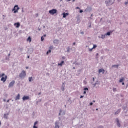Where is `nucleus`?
<instances>
[{
  "instance_id": "e2e57ef3",
  "label": "nucleus",
  "mask_w": 128,
  "mask_h": 128,
  "mask_svg": "<svg viewBox=\"0 0 128 128\" xmlns=\"http://www.w3.org/2000/svg\"><path fill=\"white\" fill-rule=\"evenodd\" d=\"M26 70H28V66H26Z\"/></svg>"
},
{
  "instance_id": "774afa93",
  "label": "nucleus",
  "mask_w": 128,
  "mask_h": 128,
  "mask_svg": "<svg viewBox=\"0 0 128 128\" xmlns=\"http://www.w3.org/2000/svg\"><path fill=\"white\" fill-rule=\"evenodd\" d=\"M96 56H98V53H97V54H96Z\"/></svg>"
},
{
  "instance_id": "1a4fd4ad",
  "label": "nucleus",
  "mask_w": 128,
  "mask_h": 128,
  "mask_svg": "<svg viewBox=\"0 0 128 128\" xmlns=\"http://www.w3.org/2000/svg\"><path fill=\"white\" fill-rule=\"evenodd\" d=\"M116 122L118 126V128H120V120H118V118H116Z\"/></svg>"
},
{
  "instance_id": "aec40b11",
  "label": "nucleus",
  "mask_w": 128,
  "mask_h": 128,
  "mask_svg": "<svg viewBox=\"0 0 128 128\" xmlns=\"http://www.w3.org/2000/svg\"><path fill=\"white\" fill-rule=\"evenodd\" d=\"M112 31H110V32H106V34H105V36H110V34H112Z\"/></svg>"
},
{
  "instance_id": "4468645a",
  "label": "nucleus",
  "mask_w": 128,
  "mask_h": 128,
  "mask_svg": "<svg viewBox=\"0 0 128 128\" xmlns=\"http://www.w3.org/2000/svg\"><path fill=\"white\" fill-rule=\"evenodd\" d=\"M62 16H63V18H66V16H68L69 14L68 12H64L62 14Z\"/></svg>"
},
{
  "instance_id": "423d86ee",
  "label": "nucleus",
  "mask_w": 128,
  "mask_h": 128,
  "mask_svg": "<svg viewBox=\"0 0 128 128\" xmlns=\"http://www.w3.org/2000/svg\"><path fill=\"white\" fill-rule=\"evenodd\" d=\"M8 79V76H6L4 77H2L1 78V82H6V80Z\"/></svg>"
},
{
  "instance_id": "f3484780",
  "label": "nucleus",
  "mask_w": 128,
  "mask_h": 128,
  "mask_svg": "<svg viewBox=\"0 0 128 128\" xmlns=\"http://www.w3.org/2000/svg\"><path fill=\"white\" fill-rule=\"evenodd\" d=\"M38 121L35 122L33 126V128H38V126H36V124H38Z\"/></svg>"
},
{
  "instance_id": "bf43d9fd",
  "label": "nucleus",
  "mask_w": 128,
  "mask_h": 128,
  "mask_svg": "<svg viewBox=\"0 0 128 128\" xmlns=\"http://www.w3.org/2000/svg\"><path fill=\"white\" fill-rule=\"evenodd\" d=\"M82 34H84V32H81Z\"/></svg>"
},
{
  "instance_id": "5701e85b",
  "label": "nucleus",
  "mask_w": 128,
  "mask_h": 128,
  "mask_svg": "<svg viewBox=\"0 0 128 128\" xmlns=\"http://www.w3.org/2000/svg\"><path fill=\"white\" fill-rule=\"evenodd\" d=\"M27 40L28 42H32V38H30V36H28L27 38Z\"/></svg>"
},
{
  "instance_id": "c9c22d12",
  "label": "nucleus",
  "mask_w": 128,
  "mask_h": 128,
  "mask_svg": "<svg viewBox=\"0 0 128 128\" xmlns=\"http://www.w3.org/2000/svg\"><path fill=\"white\" fill-rule=\"evenodd\" d=\"M116 88H113V92H116Z\"/></svg>"
},
{
  "instance_id": "393cba45",
  "label": "nucleus",
  "mask_w": 128,
  "mask_h": 128,
  "mask_svg": "<svg viewBox=\"0 0 128 128\" xmlns=\"http://www.w3.org/2000/svg\"><path fill=\"white\" fill-rule=\"evenodd\" d=\"M106 34H102V36H101V38H102V39H104V38H106Z\"/></svg>"
},
{
  "instance_id": "4be33fe9",
  "label": "nucleus",
  "mask_w": 128,
  "mask_h": 128,
  "mask_svg": "<svg viewBox=\"0 0 128 128\" xmlns=\"http://www.w3.org/2000/svg\"><path fill=\"white\" fill-rule=\"evenodd\" d=\"M118 64H114L112 66V68H118Z\"/></svg>"
},
{
  "instance_id": "f03ea898",
  "label": "nucleus",
  "mask_w": 128,
  "mask_h": 128,
  "mask_svg": "<svg viewBox=\"0 0 128 128\" xmlns=\"http://www.w3.org/2000/svg\"><path fill=\"white\" fill-rule=\"evenodd\" d=\"M18 10H20V7H18V5H15L13 9L12 10V12H14V14H16L18 12Z\"/></svg>"
},
{
  "instance_id": "338daca9",
  "label": "nucleus",
  "mask_w": 128,
  "mask_h": 128,
  "mask_svg": "<svg viewBox=\"0 0 128 128\" xmlns=\"http://www.w3.org/2000/svg\"><path fill=\"white\" fill-rule=\"evenodd\" d=\"M27 58H30V56H28Z\"/></svg>"
},
{
  "instance_id": "0eeeda50",
  "label": "nucleus",
  "mask_w": 128,
  "mask_h": 128,
  "mask_svg": "<svg viewBox=\"0 0 128 128\" xmlns=\"http://www.w3.org/2000/svg\"><path fill=\"white\" fill-rule=\"evenodd\" d=\"M60 124V121L56 120L55 122V127L54 128H60V126L58 125Z\"/></svg>"
},
{
  "instance_id": "2f4dec72",
  "label": "nucleus",
  "mask_w": 128,
  "mask_h": 128,
  "mask_svg": "<svg viewBox=\"0 0 128 128\" xmlns=\"http://www.w3.org/2000/svg\"><path fill=\"white\" fill-rule=\"evenodd\" d=\"M84 90H88V88L86 87L84 88Z\"/></svg>"
},
{
  "instance_id": "412c9836",
  "label": "nucleus",
  "mask_w": 128,
  "mask_h": 128,
  "mask_svg": "<svg viewBox=\"0 0 128 128\" xmlns=\"http://www.w3.org/2000/svg\"><path fill=\"white\" fill-rule=\"evenodd\" d=\"M120 109H118V110L115 112L114 114H118L120 112Z\"/></svg>"
},
{
  "instance_id": "c85d7f7f",
  "label": "nucleus",
  "mask_w": 128,
  "mask_h": 128,
  "mask_svg": "<svg viewBox=\"0 0 128 128\" xmlns=\"http://www.w3.org/2000/svg\"><path fill=\"white\" fill-rule=\"evenodd\" d=\"M52 52V50H49L48 51L46 52V54H48Z\"/></svg>"
},
{
  "instance_id": "a18cd8bd",
  "label": "nucleus",
  "mask_w": 128,
  "mask_h": 128,
  "mask_svg": "<svg viewBox=\"0 0 128 128\" xmlns=\"http://www.w3.org/2000/svg\"><path fill=\"white\" fill-rule=\"evenodd\" d=\"M90 106H92V104H94V103H92V102H90Z\"/></svg>"
},
{
  "instance_id": "79ce46f5",
  "label": "nucleus",
  "mask_w": 128,
  "mask_h": 128,
  "mask_svg": "<svg viewBox=\"0 0 128 128\" xmlns=\"http://www.w3.org/2000/svg\"><path fill=\"white\" fill-rule=\"evenodd\" d=\"M4 76H5V74H4V73H3L2 74L1 76H2V78Z\"/></svg>"
},
{
  "instance_id": "72a5a7b5",
  "label": "nucleus",
  "mask_w": 128,
  "mask_h": 128,
  "mask_svg": "<svg viewBox=\"0 0 128 128\" xmlns=\"http://www.w3.org/2000/svg\"><path fill=\"white\" fill-rule=\"evenodd\" d=\"M97 46H96V44H94V45H93L92 48H96Z\"/></svg>"
},
{
  "instance_id": "20e7f679",
  "label": "nucleus",
  "mask_w": 128,
  "mask_h": 128,
  "mask_svg": "<svg viewBox=\"0 0 128 128\" xmlns=\"http://www.w3.org/2000/svg\"><path fill=\"white\" fill-rule=\"evenodd\" d=\"M58 10H56V9H52L51 10H50L48 12L50 14H56Z\"/></svg>"
},
{
  "instance_id": "6e6d98bb",
  "label": "nucleus",
  "mask_w": 128,
  "mask_h": 128,
  "mask_svg": "<svg viewBox=\"0 0 128 128\" xmlns=\"http://www.w3.org/2000/svg\"><path fill=\"white\" fill-rule=\"evenodd\" d=\"M73 46H76V42H74L73 43Z\"/></svg>"
},
{
  "instance_id": "7c9ffc66",
  "label": "nucleus",
  "mask_w": 128,
  "mask_h": 128,
  "mask_svg": "<svg viewBox=\"0 0 128 128\" xmlns=\"http://www.w3.org/2000/svg\"><path fill=\"white\" fill-rule=\"evenodd\" d=\"M44 36H41V41L44 42Z\"/></svg>"
},
{
  "instance_id": "0e129e2a",
  "label": "nucleus",
  "mask_w": 128,
  "mask_h": 128,
  "mask_svg": "<svg viewBox=\"0 0 128 128\" xmlns=\"http://www.w3.org/2000/svg\"><path fill=\"white\" fill-rule=\"evenodd\" d=\"M92 80H93V82H94V78H92Z\"/></svg>"
},
{
  "instance_id": "4c0bfd02",
  "label": "nucleus",
  "mask_w": 128,
  "mask_h": 128,
  "mask_svg": "<svg viewBox=\"0 0 128 128\" xmlns=\"http://www.w3.org/2000/svg\"><path fill=\"white\" fill-rule=\"evenodd\" d=\"M97 128H104V126H98Z\"/></svg>"
},
{
  "instance_id": "f257e3e1",
  "label": "nucleus",
  "mask_w": 128,
  "mask_h": 128,
  "mask_svg": "<svg viewBox=\"0 0 128 128\" xmlns=\"http://www.w3.org/2000/svg\"><path fill=\"white\" fill-rule=\"evenodd\" d=\"M105 4L106 6H112V4H114V0H106L105 1Z\"/></svg>"
},
{
  "instance_id": "3c124183",
  "label": "nucleus",
  "mask_w": 128,
  "mask_h": 128,
  "mask_svg": "<svg viewBox=\"0 0 128 128\" xmlns=\"http://www.w3.org/2000/svg\"><path fill=\"white\" fill-rule=\"evenodd\" d=\"M43 36L44 37V38H46V34H44V35H43Z\"/></svg>"
},
{
  "instance_id": "052dcab7",
  "label": "nucleus",
  "mask_w": 128,
  "mask_h": 128,
  "mask_svg": "<svg viewBox=\"0 0 128 128\" xmlns=\"http://www.w3.org/2000/svg\"><path fill=\"white\" fill-rule=\"evenodd\" d=\"M122 86H124V82H122Z\"/></svg>"
},
{
  "instance_id": "39448f33",
  "label": "nucleus",
  "mask_w": 128,
  "mask_h": 128,
  "mask_svg": "<svg viewBox=\"0 0 128 128\" xmlns=\"http://www.w3.org/2000/svg\"><path fill=\"white\" fill-rule=\"evenodd\" d=\"M16 82L14 80H12V82H11L8 86V88H12V86H14V83Z\"/></svg>"
},
{
  "instance_id": "5fc2aeb1",
  "label": "nucleus",
  "mask_w": 128,
  "mask_h": 128,
  "mask_svg": "<svg viewBox=\"0 0 128 128\" xmlns=\"http://www.w3.org/2000/svg\"><path fill=\"white\" fill-rule=\"evenodd\" d=\"M128 4V2H125L126 6V5Z\"/></svg>"
},
{
  "instance_id": "dca6fc26",
  "label": "nucleus",
  "mask_w": 128,
  "mask_h": 128,
  "mask_svg": "<svg viewBox=\"0 0 128 128\" xmlns=\"http://www.w3.org/2000/svg\"><path fill=\"white\" fill-rule=\"evenodd\" d=\"M100 72H102V74H104V68H100L98 70V73L100 74Z\"/></svg>"
},
{
  "instance_id": "a878e982",
  "label": "nucleus",
  "mask_w": 128,
  "mask_h": 128,
  "mask_svg": "<svg viewBox=\"0 0 128 128\" xmlns=\"http://www.w3.org/2000/svg\"><path fill=\"white\" fill-rule=\"evenodd\" d=\"M124 78H122L120 79V80H119V82H124Z\"/></svg>"
},
{
  "instance_id": "13d9d810",
  "label": "nucleus",
  "mask_w": 128,
  "mask_h": 128,
  "mask_svg": "<svg viewBox=\"0 0 128 128\" xmlns=\"http://www.w3.org/2000/svg\"><path fill=\"white\" fill-rule=\"evenodd\" d=\"M38 94L40 96V94H42V92H39Z\"/></svg>"
},
{
  "instance_id": "a19ab883",
  "label": "nucleus",
  "mask_w": 128,
  "mask_h": 128,
  "mask_svg": "<svg viewBox=\"0 0 128 128\" xmlns=\"http://www.w3.org/2000/svg\"><path fill=\"white\" fill-rule=\"evenodd\" d=\"M92 50H94V48H90L89 49V52H92Z\"/></svg>"
},
{
  "instance_id": "4d7b16f0",
  "label": "nucleus",
  "mask_w": 128,
  "mask_h": 128,
  "mask_svg": "<svg viewBox=\"0 0 128 128\" xmlns=\"http://www.w3.org/2000/svg\"><path fill=\"white\" fill-rule=\"evenodd\" d=\"M76 62H73L72 64H76Z\"/></svg>"
},
{
  "instance_id": "473e14b6",
  "label": "nucleus",
  "mask_w": 128,
  "mask_h": 128,
  "mask_svg": "<svg viewBox=\"0 0 128 128\" xmlns=\"http://www.w3.org/2000/svg\"><path fill=\"white\" fill-rule=\"evenodd\" d=\"M92 28V24L90 23V25L88 26V28Z\"/></svg>"
},
{
  "instance_id": "8fccbe9b",
  "label": "nucleus",
  "mask_w": 128,
  "mask_h": 128,
  "mask_svg": "<svg viewBox=\"0 0 128 128\" xmlns=\"http://www.w3.org/2000/svg\"><path fill=\"white\" fill-rule=\"evenodd\" d=\"M64 58H66V57H65V56H62V60H64Z\"/></svg>"
},
{
  "instance_id": "f704fd0d",
  "label": "nucleus",
  "mask_w": 128,
  "mask_h": 128,
  "mask_svg": "<svg viewBox=\"0 0 128 128\" xmlns=\"http://www.w3.org/2000/svg\"><path fill=\"white\" fill-rule=\"evenodd\" d=\"M49 48H50V50H52V48H54V46H50Z\"/></svg>"
},
{
  "instance_id": "6e6552de",
  "label": "nucleus",
  "mask_w": 128,
  "mask_h": 128,
  "mask_svg": "<svg viewBox=\"0 0 128 128\" xmlns=\"http://www.w3.org/2000/svg\"><path fill=\"white\" fill-rule=\"evenodd\" d=\"M30 99V96H24L22 98V100H23V102H24L26 100H29Z\"/></svg>"
},
{
  "instance_id": "de8ad7c7",
  "label": "nucleus",
  "mask_w": 128,
  "mask_h": 128,
  "mask_svg": "<svg viewBox=\"0 0 128 128\" xmlns=\"http://www.w3.org/2000/svg\"><path fill=\"white\" fill-rule=\"evenodd\" d=\"M22 12H24V8H22Z\"/></svg>"
},
{
  "instance_id": "864d4df0",
  "label": "nucleus",
  "mask_w": 128,
  "mask_h": 128,
  "mask_svg": "<svg viewBox=\"0 0 128 128\" xmlns=\"http://www.w3.org/2000/svg\"><path fill=\"white\" fill-rule=\"evenodd\" d=\"M76 10H80V7H76Z\"/></svg>"
},
{
  "instance_id": "37998d69",
  "label": "nucleus",
  "mask_w": 128,
  "mask_h": 128,
  "mask_svg": "<svg viewBox=\"0 0 128 128\" xmlns=\"http://www.w3.org/2000/svg\"><path fill=\"white\" fill-rule=\"evenodd\" d=\"M80 14H82V12H84V10H80Z\"/></svg>"
},
{
  "instance_id": "9d476101",
  "label": "nucleus",
  "mask_w": 128,
  "mask_h": 128,
  "mask_svg": "<svg viewBox=\"0 0 128 128\" xmlns=\"http://www.w3.org/2000/svg\"><path fill=\"white\" fill-rule=\"evenodd\" d=\"M14 26L16 28H18L20 26V24L19 22H16L14 24Z\"/></svg>"
},
{
  "instance_id": "ddd939ff",
  "label": "nucleus",
  "mask_w": 128,
  "mask_h": 128,
  "mask_svg": "<svg viewBox=\"0 0 128 128\" xmlns=\"http://www.w3.org/2000/svg\"><path fill=\"white\" fill-rule=\"evenodd\" d=\"M8 113L7 114H4V118H5L6 120H8Z\"/></svg>"
},
{
  "instance_id": "58836bf2",
  "label": "nucleus",
  "mask_w": 128,
  "mask_h": 128,
  "mask_svg": "<svg viewBox=\"0 0 128 128\" xmlns=\"http://www.w3.org/2000/svg\"><path fill=\"white\" fill-rule=\"evenodd\" d=\"M124 110H126V106H124L123 108H122Z\"/></svg>"
},
{
  "instance_id": "9b49d317",
  "label": "nucleus",
  "mask_w": 128,
  "mask_h": 128,
  "mask_svg": "<svg viewBox=\"0 0 128 128\" xmlns=\"http://www.w3.org/2000/svg\"><path fill=\"white\" fill-rule=\"evenodd\" d=\"M60 114H62V116H64V114H66V112H64V110H60L59 116H60Z\"/></svg>"
},
{
  "instance_id": "c756f323",
  "label": "nucleus",
  "mask_w": 128,
  "mask_h": 128,
  "mask_svg": "<svg viewBox=\"0 0 128 128\" xmlns=\"http://www.w3.org/2000/svg\"><path fill=\"white\" fill-rule=\"evenodd\" d=\"M28 80L30 82H32V77H30L28 78Z\"/></svg>"
},
{
  "instance_id": "6ab92c4d",
  "label": "nucleus",
  "mask_w": 128,
  "mask_h": 128,
  "mask_svg": "<svg viewBox=\"0 0 128 128\" xmlns=\"http://www.w3.org/2000/svg\"><path fill=\"white\" fill-rule=\"evenodd\" d=\"M64 64V61L62 60L60 63L58 64V66H62Z\"/></svg>"
},
{
  "instance_id": "cd10ccee",
  "label": "nucleus",
  "mask_w": 128,
  "mask_h": 128,
  "mask_svg": "<svg viewBox=\"0 0 128 128\" xmlns=\"http://www.w3.org/2000/svg\"><path fill=\"white\" fill-rule=\"evenodd\" d=\"M100 84V82H98V81H97L96 82L95 84H93L94 86H96V84Z\"/></svg>"
},
{
  "instance_id": "a211bd4d",
  "label": "nucleus",
  "mask_w": 128,
  "mask_h": 128,
  "mask_svg": "<svg viewBox=\"0 0 128 128\" xmlns=\"http://www.w3.org/2000/svg\"><path fill=\"white\" fill-rule=\"evenodd\" d=\"M66 103H67L68 104H72V100H70V99L69 98V99L67 100Z\"/></svg>"
},
{
  "instance_id": "b1692460",
  "label": "nucleus",
  "mask_w": 128,
  "mask_h": 128,
  "mask_svg": "<svg viewBox=\"0 0 128 128\" xmlns=\"http://www.w3.org/2000/svg\"><path fill=\"white\" fill-rule=\"evenodd\" d=\"M70 50H72V48H70V46L67 48V52H70Z\"/></svg>"
},
{
  "instance_id": "680f3d73",
  "label": "nucleus",
  "mask_w": 128,
  "mask_h": 128,
  "mask_svg": "<svg viewBox=\"0 0 128 128\" xmlns=\"http://www.w3.org/2000/svg\"><path fill=\"white\" fill-rule=\"evenodd\" d=\"M3 101H4V102H6V99H4V100H3Z\"/></svg>"
},
{
  "instance_id": "49530a36",
  "label": "nucleus",
  "mask_w": 128,
  "mask_h": 128,
  "mask_svg": "<svg viewBox=\"0 0 128 128\" xmlns=\"http://www.w3.org/2000/svg\"><path fill=\"white\" fill-rule=\"evenodd\" d=\"M86 94V91H84V94Z\"/></svg>"
},
{
  "instance_id": "bb28decb",
  "label": "nucleus",
  "mask_w": 128,
  "mask_h": 128,
  "mask_svg": "<svg viewBox=\"0 0 128 128\" xmlns=\"http://www.w3.org/2000/svg\"><path fill=\"white\" fill-rule=\"evenodd\" d=\"M61 90H62V92H64V85H62V86Z\"/></svg>"
},
{
  "instance_id": "f8f14e48",
  "label": "nucleus",
  "mask_w": 128,
  "mask_h": 128,
  "mask_svg": "<svg viewBox=\"0 0 128 128\" xmlns=\"http://www.w3.org/2000/svg\"><path fill=\"white\" fill-rule=\"evenodd\" d=\"M53 42H54V44H58L60 42V40L55 39L54 40Z\"/></svg>"
},
{
  "instance_id": "e433bc0d",
  "label": "nucleus",
  "mask_w": 128,
  "mask_h": 128,
  "mask_svg": "<svg viewBox=\"0 0 128 128\" xmlns=\"http://www.w3.org/2000/svg\"><path fill=\"white\" fill-rule=\"evenodd\" d=\"M80 62H76L75 66H80Z\"/></svg>"
},
{
  "instance_id": "69168bd1",
  "label": "nucleus",
  "mask_w": 128,
  "mask_h": 128,
  "mask_svg": "<svg viewBox=\"0 0 128 128\" xmlns=\"http://www.w3.org/2000/svg\"><path fill=\"white\" fill-rule=\"evenodd\" d=\"M126 86L128 88V83L126 84Z\"/></svg>"
},
{
  "instance_id": "7ed1b4c3",
  "label": "nucleus",
  "mask_w": 128,
  "mask_h": 128,
  "mask_svg": "<svg viewBox=\"0 0 128 128\" xmlns=\"http://www.w3.org/2000/svg\"><path fill=\"white\" fill-rule=\"evenodd\" d=\"M26 76V71L22 70L21 73L20 74L19 76L20 78H24Z\"/></svg>"
},
{
  "instance_id": "ea45409f",
  "label": "nucleus",
  "mask_w": 128,
  "mask_h": 128,
  "mask_svg": "<svg viewBox=\"0 0 128 128\" xmlns=\"http://www.w3.org/2000/svg\"><path fill=\"white\" fill-rule=\"evenodd\" d=\"M80 19H77V22L78 23V24H80Z\"/></svg>"
},
{
  "instance_id": "603ef678",
  "label": "nucleus",
  "mask_w": 128,
  "mask_h": 128,
  "mask_svg": "<svg viewBox=\"0 0 128 128\" xmlns=\"http://www.w3.org/2000/svg\"><path fill=\"white\" fill-rule=\"evenodd\" d=\"M10 99H9L7 100V102H10Z\"/></svg>"
},
{
  "instance_id": "09e8293b",
  "label": "nucleus",
  "mask_w": 128,
  "mask_h": 128,
  "mask_svg": "<svg viewBox=\"0 0 128 128\" xmlns=\"http://www.w3.org/2000/svg\"><path fill=\"white\" fill-rule=\"evenodd\" d=\"M84 98V96H80V98Z\"/></svg>"
},
{
  "instance_id": "c03bdc74",
  "label": "nucleus",
  "mask_w": 128,
  "mask_h": 128,
  "mask_svg": "<svg viewBox=\"0 0 128 128\" xmlns=\"http://www.w3.org/2000/svg\"><path fill=\"white\" fill-rule=\"evenodd\" d=\"M84 84H86V80H84Z\"/></svg>"
},
{
  "instance_id": "2eb2a0df",
  "label": "nucleus",
  "mask_w": 128,
  "mask_h": 128,
  "mask_svg": "<svg viewBox=\"0 0 128 128\" xmlns=\"http://www.w3.org/2000/svg\"><path fill=\"white\" fill-rule=\"evenodd\" d=\"M20 98V94H18L17 96H16L15 100H18Z\"/></svg>"
}]
</instances>
